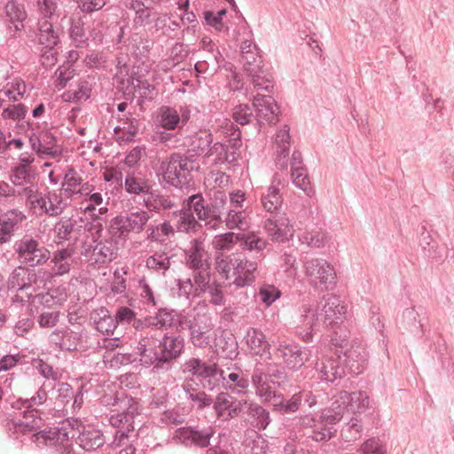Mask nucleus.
<instances>
[{
    "label": "nucleus",
    "instance_id": "1",
    "mask_svg": "<svg viewBox=\"0 0 454 454\" xmlns=\"http://www.w3.org/2000/svg\"><path fill=\"white\" fill-rule=\"evenodd\" d=\"M301 317L295 328V334L305 343L313 341L314 335L319 331L320 322L327 330L330 343L342 356L347 372L351 375L361 374L368 365V352L365 344L354 339L348 346L350 338L349 321L347 317L348 307L340 297L327 294L325 304L318 312V305L303 303L300 309Z\"/></svg>",
    "mask_w": 454,
    "mask_h": 454
},
{
    "label": "nucleus",
    "instance_id": "2",
    "mask_svg": "<svg viewBox=\"0 0 454 454\" xmlns=\"http://www.w3.org/2000/svg\"><path fill=\"white\" fill-rule=\"evenodd\" d=\"M137 349L141 365L153 367L156 372H168L185 352V340L179 334L165 333L160 336L155 333H146L140 339Z\"/></svg>",
    "mask_w": 454,
    "mask_h": 454
},
{
    "label": "nucleus",
    "instance_id": "3",
    "mask_svg": "<svg viewBox=\"0 0 454 454\" xmlns=\"http://www.w3.org/2000/svg\"><path fill=\"white\" fill-rule=\"evenodd\" d=\"M234 39L239 43L240 59L244 71L251 79L256 90L271 91L274 87L271 73L262 64L257 45L253 42V33L247 24H244L234 31Z\"/></svg>",
    "mask_w": 454,
    "mask_h": 454
},
{
    "label": "nucleus",
    "instance_id": "4",
    "mask_svg": "<svg viewBox=\"0 0 454 454\" xmlns=\"http://www.w3.org/2000/svg\"><path fill=\"white\" fill-rule=\"evenodd\" d=\"M279 184L278 175L275 174L271 184L265 192H262L261 202L263 208L270 214L264 221L266 232L272 240L285 241L288 239V236L293 235V228L290 225L289 219L279 211L283 203V198L278 188Z\"/></svg>",
    "mask_w": 454,
    "mask_h": 454
},
{
    "label": "nucleus",
    "instance_id": "5",
    "mask_svg": "<svg viewBox=\"0 0 454 454\" xmlns=\"http://www.w3.org/2000/svg\"><path fill=\"white\" fill-rule=\"evenodd\" d=\"M199 169L200 165L193 161L192 156L186 155L184 153L175 152L160 162L157 176L162 188L182 189L188 185L192 173Z\"/></svg>",
    "mask_w": 454,
    "mask_h": 454
},
{
    "label": "nucleus",
    "instance_id": "6",
    "mask_svg": "<svg viewBox=\"0 0 454 454\" xmlns=\"http://www.w3.org/2000/svg\"><path fill=\"white\" fill-rule=\"evenodd\" d=\"M216 263L218 271L227 279L231 272L235 276L233 284L238 287L251 286L255 281L257 262L248 260L242 253L231 254L218 260Z\"/></svg>",
    "mask_w": 454,
    "mask_h": 454
},
{
    "label": "nucleus",
    "instance_id": "7",
    "mask_svg": "<svg viewBox=\"0 0 454 454\" xmlns=\"http://www.w3.org/2000/svg\"><path fill=\"white\" fill-rule=\"evenodd\" d=\"M287 380L286 367L278 363H270L265 368L255 367L251 376V382L259 398L274 396L277 387H280Z\"/></svg>",
    "mask_w": 454,
    "mask_h": 454
},
{
    "label": "nucleus",
    "instance_id": "8",
    "mask_svg": "<svg viewBox=\"0 0 454 454\" xmlns=\"http://www.w3.org/2000/svg\"><path fill=\"white\" fill-rule=\"evenodd\" d=\"M183 372L194 377L196 385L212 391L225 380L224 372L215 363L209 364L198 357H191L183 364Z\"/></svg>",
    "mask_w": 454,
    "mask_h": 454
},
{
    "label": "nucleus",
    "instance_id": "9",
    "mask_svg": "<svg viewBox=\"0 0 454 454\" xmlns=\"http://www.w3.org/2000/svg\"><path fill=\"white\" fill-rule=\"evenodd\" d=\"M16 260L27 266L40 267L51 258L50 250L36 238L25 234L12 246Z\"/></svg>",
    "mask_w": 454,
    "mask_h": 454
},
{
    "label": "nucleus",
    "instance_id": "10",
    "mask_svg": "<svg viewBox=\"0 0 454 454\" xmlns=\"http://www.w3.org/2000/svg\"><path fill=\"white\" fill-rule=\"evenodd\" d=\"M149 219V213L144 209L129 211L111 220L109 232L114 239H126L130 232H142Z\"/></svg>",
    "mask_w": 454,
    "mask_h": 454
},
{
    "label": "nucleus",
    "instance_id": "11",
    "mask_svg": "<svg viewBox=\"0 0 454 454\" xmlns=\"http://www.w3.org/2000/svg\"><path fill=\"white\" fill-rule=\"evenodd\" d=\"M46 270L43 269H35L32 266L21 264L16 266L7 280L9 290L16 289L17 291H26L31 289L35 291L40 288L41 285H44L43 279Z\"/></svg>",
    "mask_w": 454,
    "mask_h": 454
},
{
    "label": "nucleus",
    "instance_id": "12",
    "mask_svg": "<svg viewBox=\"0 0 454 454\" xmlns=\"http://www.w3.org/2000/svg\"><path fill=\"white\" fill-rule=\"evenodd\" d=\"M215 429L208 425L185 426L176 430L175 439L189 449H205L210 446Z\"/></svg>",
    "mask_w": 454,
    "mask_h": 454
},
{
    "label": "nucleus",
    "instance_id": "13",
    "mask_svg": "<svg viewBox=\"0 0 454 454\" xmlns=\"http://www.w3.org/2000/svg\"><path fill=\"white\" fill-rule=\"evenodd\" d=\"M305 273L315 286L319 284L322 289L332 290L336 286V272L331 263L322 258L308 259Z\"/></svg>",
    "mask_w": 454,
    "mask_h": 454
},
{
    "label": "nucleus",
    "instance_id": "14",
    "mask_svg": "<svg viewBox=\"0 0 454 454\" xmlns=\"http://www.w3.org/2000/svg\"><path fill=\"white\" fill-rule=\"evenodd\" d=\"M12 407L16 411H20V415L24 419L31 418L32 420L30 422L16 421L14 419L8 421L6 427L11 435H16V439H20V434L25 436L37 429L38 425L35 419L39 418L40 411L39 410H29L27 398H18L12 402Z\"/></svg>",
    "mask_w": 454,
    "mask_h": 454
},
{
    "label": "nucleus",
    "instance_id": "15",
    "mask_svg": "<svg viewBox=\"0 0 454 454\" xmlns=\"http://www.w3.org/2000/svg\"><path fill=\"white\" fill-rule=\"evenodd\" d=\"M276 356L282 359L287 369L297 372L309 361L311 351L298 343L282 341L277 347Z\"/></svg>",
    "mask_w": 454,
    "mask_h": 454
},
{
    "label": "nucleus",
    "instance_id": "16",
    "mask_svg": "<svg viewBox=\"0 0 454 454\" xmlns=\"http://www.w3.org/2000/svg\"><path fill=\"white\" fill-rule=\"evenodd\" d=\"M317 372L318 378L322 381L332 384H338L347 373L346 367L343 364L342 356L336 349L332 355L325 356L320 363L317 364Z\"/></svg>",
    "mask_w": 454,
    "mask_h": 454
},
{
    "label": "nucleus",
    "instance_id": "17",
    "mask_svg": "<svg viewBox=\"0 0 454 454\" xmlns=\"http://www.w3.org/2000/svg\"><path fill=\"white\" fill-rule=\"evenodd\" d=\"M252 106L255 112L256 123L259 126H261L263 121L270 125L276 124L278 121V114L279 108L271 96L262 95L257 92L253 98Z\"/></svg>",
    "mask_w": 454,
    "mask_h": 454
},
{
    "label": "nucleus",
    "instance_id": "18",
    "mask_svg": "<svg viewBox=\"0 0 454 454\" xmlns=\"http://www.w3.org/2000/svg\"><path fill=\"white\" fill-rule=\"evenodd\" d=\"M26 218L25 214L16 208L0 215V245L11 242Z\"/></svg>",
    "mask_w": 454,
    "mask_h": 454
},
{
    "label": "nucleus",
    "instance_id": "19",
    "mask_svg": "<svg viewBox=\"0 0 454 454\" xmlns=\"http://www.w3.org/2000/svg\"><path fill=\"white\" fill-rule=\"evenodd\" d=\"M137 407L135 405H129L127 411L117 414L116 417L111 418L112 424L115 427L114 434V441L111 442L112 446H121L126 444L125 440H128V433L134 431L132 426L134 413L137 412Z\"/></svg>",
    "mask_w": 454,
    "mask_h": 454
},
{
    "label": "nucleus",
    "instance_id": "20",
    "mask_svg": "<svg viewBox=\"0 0 454 454\" xmlns=\"http://www.w3.org/2000/svg\"><path fill=\"white\" fill-rule=\"evenodd\" d=\"M75 442L86 451H91L103 446L106 437L103 432L91 425H80L73 434Z\"/></svg>",
    "mask_w": 454,
    "mask_h": 454
},
{
    "label": "nucleus",
    "instance_id": "21",
    "mask_svg": "<svg viewBox=\"0 0 454 454\" xmlns=\"http://www.w3.org/2000/svg\"><path fill=\"white\" fill-rule=\"evenodd\" d=\"M299 397V391L291 397L286 398L281 392L277 390L274 396L261 399L265 403H270L273 411L281 415H293L301 408Z\"/></svg>",
    "mask_w": 454,
    "mask_h": 454
},
{
    "label": "nucleus",
    "instance_id": "22",
    "mask_svg": "<svg viewBox=\"0 0 454 454\" xmlns=\"http://www.w3.org/2000/svg\"><path fill=\"white\" fill-rule=\"evenodd\" d=\"M213 144V135L208 131H200L190 138L188 149L184 152L186 155L192 156L193 161L197 162L199 157L207 158L210 152V145Z\"/></svg>",
    "mask_w": 454,
    "mask_h": 454
},
{
    "label": "nucleus",
    "instance_id": "23",
    "mask_svg": "<svg viewBox=\"0 0 454 454\" xmlns=\"http://www.w3.org/2000/svg\"><path fill=\"white\" fill-rule=\"evenodd\" d=\"M419 246L423 252L424 256L434 260L437 262H443L447 257L445 248H441L436 240H434L431 233L427 230L425 225L419 228Z\"/></svg>",
    "mask_w": 454,
    "mask_h": 454
},
{
    "label": "nucleus",
    "instance_id": "24",
    "mask_svg": "<svg viewBox=\"0 0 454 454\" xmlns=\"http://www.w3.org/2000/svg\"><path fill=\"white\" fill-rule=\"evenodd\" d=\"M213 220H207V229L215 230L223 223V215L228 210V196L224 192L216 191L208 199Z\"/></svg>",
    "mask_w": 454,
    "mask_h": 454
},
{
    "label": "nucleus",
    "instance_id": "25",
    "mask_svg": "<svg viewBox=\"0 0 454 454\" xmlns=\"http://www.w3.org/2000/svg\"><path fill=\"white\" fill-rule=\"evenodd\" d=\"M125 191L133 195H147L153 188L152 181L138 170H129L125 176Z\"/></svg>",
    "mask_w": 454,
    "mask_h": 454
},
{
    "label": "nucleus",
    "instance_id": "26",
    "mask_svg": "<svg viewBox=\"0 0 454 454\" xmlns=\"http://www.w3.org/2000/svg\"><path fill=\"white\" fill-rule=\"evenodd\" d=\"M90 322L95 329L104 335L114 334L117 327L116 320L111 316L110 311L106 307H100L94 309L90 314Z\"/></svg>",
    "mask_w": 454,
    "mask_h": 454
},
{
    "label": "nucleus",
    "instance_id": "27",
    "mask_svg": "<svg viewBox=\"0 0 454 454\" xmlns=\"http://www.w3.org/2000/svg\"><path fill=\"white\" fill-rule=\"evenodd\" d=\"M244 338L252 355L260 356L270 355V344L260 329L249 327Z\"/></svg>",
    "mask_w": 454,
    "mask_h": 454
},
{
    "label": "nucleus",
    "instance_id": "28",
    "mask_svg": "<svg viewBox=\"0 0 454 454\" xmlns=\"http://www.w3.org/2000/svg\"><path fill=\"white\" fill-rule=\"evenodd\" d=\"M339 402L348 403V411H350L354 415H356L357 413L360 414L368 409L370 398L364 391H355L349 393L342 390L339 392Z\"/></svg>",
    "mask_w": 454,
    "mask_h": 454
},
{
    "label": "nucleus",
    "instance_id": "29",
    "mask_svg": "<svg viewBox=\"0 0 454 454\" xmlns=\"http://www.w3.org/2000/svg\"><path fill=\"white\" fill-rule=\"evenodd\" d=\"M246 415L250 425L259 431L265 430L271 422L270 411L254 402H248Z\"/></svg>",
    "mask_w": 454,
    "mask_h": 454
},
{
    "label": "nucleus",
    "instance_id": "30",
    "mask_svg": "<svg viewBox=\"0 0 454 454\" xmlns=\"http://www.w3.org/2000/svg\"><path fill=\"white\" fill-rule=\"evenodd\" d=\"M182 387L184 391L185 398L190 402L192 407L197 411H203L213 404V397L207 395L205 391L193 387L192 384L185 381Z\"/></svg>",
    "mask_w": 454,
    "mask_h": 454
},
{
    "label": "nucleus",
    "instance_id": "31",
    "mask_svg": "<svg viewBox=\"0 0 454 454\" xmlns=\"http://www.w3.org/2000/svg\"><path fill=\"white\" fill-rule=\"evenodd\" d=\"M145 207L150 212L159 213L160 210L171 209L176 203L169 195L162 194L159 190H152L144 198Z\"/></svg>",
    "mask_w": 454,
    "mask_h": 454
},
{
    "label": "nucleus",
    "instance_id": "32",
    "mask_svg": "<svg viewBox=\"0 0 454 454\" xmlns=\"http://www.w3.org/2000/svg\"><path fill=\"white\" fill-rule=\"evenodd\" d=\"M32 434V441L37 444L43 443L45 445L64 444L68 439V433L62 428H51L49 430L34 431Z\"/></svg>",
    "mask_w": 454,
    "mask_h": 454
},
{
    "label": "nucleus",
    "instance_id": "33",
    "mask_svg": "<svg viewBox=\"0 0 454 454\" xmlns=\"http://www.w3.org/2000/svg\"><path fill=\"white\" fill-rule=\"evenodd\" d=\"M37 37L44 48H55L60 42L59 32L47 19L39 20Z\"/></svg>",
    "mask_w": 454,
    "mask_h": 454
},
{
    "label": "nucleus",
    "instance_id": "34",
    "mask_svg": "<svg viewBox=\"0 0 454 454\" xmlns=\"http://www.w3.org/2000/svg\"><path fill=\"white\" fill-rule=\"evenodd\" d=\"M215 352L225 359H235L239 355V345L233 334H222L216 339Z\"/></svg>",
    "mask_w": 454,
    "mask_h": 454
},
{
    "label": "nucleus",
    "instance_id": "35",
    "mask_svg": "<svg viewBox=\"0 0 454 454\" xmlns=\"http://www.w3.org/2000/svg\"><path fill=\"white\" fill-rule=\"evenodd\" d=\"M172 217L176 219V227L180 232H196L201 227V224L194 217L193 212L185 207L174 211Z\"/></svg>",
    "mask_w": 454,
    "mask_h": 454
},
{
    "label": "nucleus",
    "instance_id": "36",
    "mask_svg": "<svg viewBox=\"0 0 454 454\" xmlns=\"http://www.w3.org/2000/svg\"><path fill=\"white\" fill-rule=\"evenodd\" d=\"M58 289H51L46 293L35 295L29 294L30 304L35 308L36 312H39V306H42L43 309H57L55 306L60 305L62 302V298L58 295Z\"/></svg>",
    "mask_w": 454,
    "mask_h": 454
},
{
    "label": "nucleus",
    "instance_id": "37",
    "mask_svg": "<svg viewBox=\"0 0 454 454\" xmlns=\"http://www.w3.org/2000/svg\"><path fill=\"white\" fill-rule=\"evenodd\" d=\"M157 121L159 126L166 130L172 131L181 129L180 115L178 111L168 106H162L159 108Z\"/></svg>",
    "mask_w": 454,
    "mask_h": 454
},
{
    "label": "nucleus",
    "instance_id": "38",
    "mask_svg": "<svg viewBox=\"0 0 454 454\" xmlns=\"http://www.w3.org/2000/svg\"><path fill=\"white\" fill-rule=\"evenodd\" d=\"M186 263L192 270L207 265V261L204 258L206 255L204 243L194 239L191 242V247L185 251Z\"/></svg>",
    "mask_w": 454,
    "mask_h": 454
},
{
    "label": "nucleus",
    "instance_id": "39",
    "mask_svg": "<svg viewBox=\"0 0 454 454\" xmlns=\"http://www.w3.org/2000/svg\"><path fill=\"white\" fill-rule=\"evenodd\" d=\"M345 411H348V403H342L339 402V394L335 395V400L332 403L330 408L325 409L320 415L322 422L331 424L332 426L339 422L344 416Z\"/></svg>",
    "mask_w": 454,
    "mask_h": 454
},
{
    "label": "nucleus",
    "instance_id": "40",
    "mask_svg": "<svg viewBox=\"0 0 454 454\" xmlns=\"http://www.w3.org/2000/svg\"><path fill=\"white\" fill-rule=\"evenodd\" d=\"M226 389L234 393H243L248 387L250 380L247 374L242 372H233L225 376V380H221Z\"/></svg>",
    "mask_w": 454,
    "mask_h": 454
},
{
    "label": "nucleus",
    "instance_id": "41",
    "mask_svg": "<svg viewBox=\"0 0 454 454\" xmlns=\"http://www.w3.org/2000/svg\"><path fill=\"white\" fill-rule=\"evenodd\" d=\"M267 241L254 234L247 235L240 240L239 246L243 250L253 253L252 255L255 259H262L264 257V249L267 247Z\"/></svg>",
    "mask_w": 454,
    "mask_h": 454
},
{
    "label": "nucleus",
    "instance_id": "42",
    "mask_svg": "<svg viewBox=\"0 0 454 454\" xmlns=\"http://www.w3.org/2000/svg\"><path fill=\"white\" fill-rule=\"evenodd\" d=\"M192 280L196 287L197 297H202L205 294V287L209 285L214 278H211L209 265H204L192 270Z\"/></svg>",
    "mask_w": 454,
    "mask_h": 454
},
{
    "label": "nucleus",
    "instance_id": "43",
    "mask_svg": "<svg viewBox=\"0 0 454 454\" xmlns=\"http://www.w3.org/2000/svg\"><path fill=\"white\" fill-rule=\"evenodd\" d=\"M75 225L76 221L72 218L62 217L58 221L53 228L56 244L60 245L63 241L71 239Z\"/></svg>",
    "mask_w": 454,
    "mask_h": 454
},
{
    "label": "nucleus",
    "instance_id": "44",
    "mask_svg": "<svg viewBox=\"0 0 454 454\" xmlns=\"http://www.w3.org/2000/svg\"><path fill=\"white\" fill-rule=\"evenodd\" d=\"M420 313L415 309V307L407 308L403 311L402 318L399 321L401 326L411 333L420 332L424 333L423 324L420 319H418Z\"/></svg>",
    "mask_w": 454,
    "mask_h": 454
},
{
    "label": "nucleus",
    "instance_id": "45",
    "mask_svg": "<svg viewBox=\"0 0 454 454\" xmlns=\"http://www.w3.org/2000/svg\"><path fill=\"white\" fill-rule=\"evenodd\" d=\"M116 255V251L110 241L98 242L93 248L92 256L96 263L104 264L112 262Z\"/></svg>",
    "mask_w": 454,
    "mask_h": 454
},
{
    "label": "nucleus",
    "instance_id": "46",
    "mask_svg": "<svg viewBox=\"0 0 454 454\" xmlns=\"http://www.w3.org/2000/svg\"><path fill=\"white\" fill-rule=\"evenodd\" d=\"M173 255L164 251H157L146 260V267L156 271H161L163 274L170 267V260Z\"/></svg>",
    "mask_w": 454,
    "mask_h": 454
},
{
    "label": "nucleus",
    "instance_id": "47",
    "mask_svg": "<svg viewBox=\"0 0 454 454\" xmlns=\"http://www.w3.org/2000/svg\"><path fill=\"white\" fill-rule=\"evenodd\" d=\"M364 427L358 415H355L341 428V435L347 441H355L363 434Z\"/></svg>",
    "mask_w": 454,
    "mask_h": 454
},
{
    "label": "nucleus",
    "instance_id": "48",
    "mask_svg": "<svg viewBox=\"0 0 454 454\" xmlns=\"http://www.w3.org/2000/svg\"><path fill=\"white\" fill-rule=\"evenodd\" d=\"M299 240L302 244H306L310 247H323L326 242V236L317 228L312 230H305L299 235Z\"/></svg>",
    "mask_w": 454,
    "mask_h": 454
},
{
    "label": "nucleus",
    "instance_id": "49",
    "mask_svg": "<svg viewBox=\"0 0 454 454\" xmlns=\"http://www.w3.org/2000/svg\"><path fill=\"white\" fill-rule=\"evenodd\" d=\"M133 54L136 55L140 60L147 59L149 58L150 52L153 47V41L140 35H136L133 37Z\"/></svg>",
    "mask_w": 454,
    "mask_h": 454
},
{
    "label": "nucleus",
    "instance_id": "50",
    "mask_svg": "<svg viewBox=\"0 0 454 454\" xmlns=\"http://www.w3.org/2000/svg\"><path fill=\"white\" fill-rule=\"evenodd\" d=\"M336 431H333V427L331 424H326L325 422H322L320 419L318 424H315L311 428L310 434L308 435V438L315 442H326L333 437L334 433Z\"/></svg>",
    "mask_w": 454,
    "mask_h": 454
},
{
    "label": "nucleus",
    "instance_id": "51",
    "mask_svg": "<svg viewBox=\"0 0 454 454\" xmlns=\"http://www.w3.org/2000/svg\"><path fill=\"white\" fill-rule=\"evenodd\" d=\"M11 178L16 186L21 185L23 183L32 184L35 178V169L18 164L12 168Z\"/></svg>",
    "mask_w": 454,
    "mask_h": 454
},
{
    "label": "nucleus",
    "instance_id": "52",
    "mask_svg": "<svg viewBox=\"0 0 454 454\" xmlns=\"http://www.w3.org/2000/svg\"><path fill=\"white\" fill-rule=\"evenodd\" d=\"M232 118L235 122L240 125H247L255 121L253 106L247 104H239L232 110Z\"/></svg>",
    "mask_w": 454,
    "mask_h": 454
},
{
    "label": "nucleus",
    "instance_id": "53",
    "mask_svg": "<svg viewBox=\"0 0 454 454\" xmlns=\"http://www.w3.org/2000/svg\"><path fill=\"white\" fill-rule=\"evenodd\" d=\"M53 388H56L58 395L56 397V404L62 410L67 409L74 396V389L72 386L67 382H59Z\"/></svg>",
    "mask_w": 454,
    "mask_h": 454
},
{
    "label": "nucleus",
    "instance_id": "54",
    "mask_svg": "<svg viewBox=\"0 0 454 454\" xmlns=\"http://www.w3.org/2000/svg\"><path fill=\"white\" fill-rule=\"evenodd\" d=\"M56 80L55 86L59 90L64 89L67 82L71 81L75 75V70L71 64H63L59 66L55 71Z\"/></svg>",
    "mask_w": 454,
    "mask_h": 454
},
{
    "label": "nucleus",
    "instance_id": "55",
    "mask_svg": "<svg viewBox=\"0 0 454 454\" xmlns=\"http://www.w3.org/2000/svg\"><path fill=\"white\" fill-rule=\"evenodd\" d=\"M205 294L209 297V303L214 306H223L225 304V298L223 291V286L215 278L205 287Z\"/></svg>",
    "mask_w": 454,
    "mask_h": 454
},
{
    "label": "nucleus",
    "instance_id": "56",
    "mask_svg": "<svg viewBox=\"0 0 454 454\" xmlns=\"http://www.w3.org/2000/svg\"><path fill=\"white\" fill-rule=\"evenodd\" d=\"M247 213L242 209L228 208L225 222L230 229H243L247 225Z\"/></svg>",
    "mask_w": 454,
    "mask_h": 454
},
{
    "label": "nucleus",
    "instance_id": "57",
    "mask_svg": "<svg viewBox=\"0 0 454 454\" xmlns=\"http://www.w3.org/2000/svg\"><path fill=\"white\" fill-rule=\"evenodd\" d=\"M174 317H176V310L167 308L159 309L154 316L156 329L163 330L171 328L174 325Z\"/></svg>",
    "mask_w": 454,
    "mask_h": 454
},
{
    "label": "nucleus",
    "instance_id": "58",
    "mask_svg": "<svg viewBox=\"0 0 454 454\" xmlns=\"http://www.w3.org/2000/svg\"><path fill=\"white\" fill-rule=\"evenodd\" d=\"M291 176L294 184L309 195V192H311V186L307 169L303 167L291 169Z\"/></svg>",
    "mask_w": 454,
    "mask_h": 454
},
{
    "label": "nucleus",
    "instance_id": "59",
    "mask_svg": "<svg viewBox=\"0 0 454 454\" xmlns=\"http://www.w3.org/2000/svg\"><path fill=\"white\" fill-rule=\"evenodd\" d=\"M206 202L207 200L204 199L202 193L198 192L189 196L188 199L184 201V207L195 213L199 219L201 218V215H205L204 205Z\"/></svg>",
    "mask_w": 454,
    "mask_h": 454
},
{
    "label": "nucleus",
    "instance_id": "60",
    "mask_svg": "<svg viewBox=\"0 0 454 454\" xmlns=\"http://www.w3.org/2000/svg\"><path fill=\"white\" fill-rule=\"evenodd\" d=\"M190 342L196 348H205L211 347L212 340L207 331H204L200 325H198L189 333Z\"/></svg>",
    "mask_w": 454,
    "mask_h": 454
},
{
    "label": "nucleus",
    "instance_id": "61",
    "mask_svg": "<svg viewBox=\"0 0 454 454\" xmlns=\"http://www.w3.org/2000/svg\"><path fill=\"white\" fill-rule=\"evenodd\" d=\"M232 400V397L228 394L224 392H221L218 394L215 397V399L213 398V408L215 410V415L218 419H224V416L226 415L231 402Z\"/></svg>",
    "mask_w": 454,
    "mask_h": 454
},
{
    "label": "nucleus",
    "instance_id": "62",
    "mask_svg": "<svg viewBox=\"0 0 454 454\" xmlns=\"http://www.w3.org/2000/svg\"><path fill=\"white\" fill-rule=\"evenodd\" d=\"M27 113V107L24 104L19 103L4 108L1 116L4 120L20 121L25 119Z\"/></svg>",
    "mask_w": 454,
    "mask_h": 454
},
{
    "label": "nucleus",
    "instance_id": "63",
    "mask_svg": "<svg viewBox=\"0 0 454 454\" xmlns=\"http://www.w3.org/2000/svg\"><path fill=\"white\" fill-rule=\"evenodd\" d=\"M38 313L37 322L42 328L54 327L59 320L60 312L59 309H43Z\"/></svg>",
    "mask_w": 454,
    "mask_h": 454
},
{
    "label": "nucleus",
    "instance_id": "64",
    "mask_svg": "<svg viewBox=\"0 0 454 454\" xmlns=\"http://www.w3.org/2000/svg\"><path fill=\"white\" fill-rule=\"evenodd\" d=\"M81 340V336L78 333H75L70 329L63 331L60 340V349L67 351H74L77 349L78 342Z\"/></svg>",
    "mask_w": 454,
    "mask_h": 454
}]
</instances>
